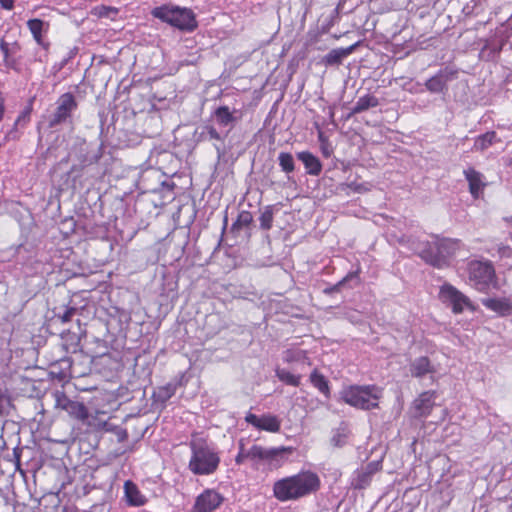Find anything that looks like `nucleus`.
I'll use <instances>...</instances> for the list:
<instances>
[{
    "instance_id": "44",
    "label": "nucleus",
    "mask_w": 512,
    "mask_h": 512,
    "mask_svg": "<svg viewBox=\"0 0 512 512\" xmlns=\"http://www.w3.org/2000/svg\"><path fill=\"white\" fill-rule=\"evenodd\" d=\"M190 448H192V443L190 444ZM181 450H186L187 454H189V446H181L176 449L175 455H179Z\"/></svg>"
},
{
    "instance_id": "17",
    "label": "nucleus",
    "mask_w": 512,
    "mask_h": 512,
    "mask_svg": "<svg viewBox=\"0 0 512 512\" xmlns=\"http://www.w3.org/2000/svg\"><path fill=\"white\" fill-rule=\"evenodd\" d=\"M124 492L127 503L130 506H142L146 503V498L141 494L137 485L130 480L124 483Z\"/></svg>"
},
{
    "instance_id": "38",
    "label": "nucleus",
    "mask_w": 512,
    "mask_h": 512,
    "mask_svg": "<svg viewBox=\"0 0 512 512\" xmlns=\"http://www.w3.org/2000/svg\"><path fill=\"white\" fill-rule=\"evenodd\" d=\"M13 456L15 458L16 467L19 468L20 467L21 450L19 448H15L13 450Z\"/></svg>"
},
{
    "instance_id": "9",
    "label": "nucleus",
    "mask_w": 512,
    "mask_h": 512,
    "mask_svg": "<svg viewBox=\"0 0 512 512\" xmlns=\"http://www.w3.org/2000/svg\"><path fill=\"white\" fill-rule=\"evenodd\" d=\"M439 299L442 303L451 307L455 314L462 313L465 308L474 309L469 298L449 283L440 287Z\"/></svg>"
},
{
    "instance_id": "39",
    "label": "nucleus",
    "mask_w": 512,
    "mask_h": 512,
    "mask_svg": "<svg viewBox=\"0 0 512 512\" xmlns=\"http://www.w3.org/2000/svg\"><path fill=\"white\" fill-rule=\"evenodd\" d=\"M0 4L3 9L10 10L13 8V0H0Z\"/></svg>"
},
{
    "instance_id": "12",
    "label": "nucleus",
    "mask_w": 512,
    "mask_h": 512,
    "mask_svg": "<svg viewBox=\"0 0 512 512\" xmlns=\"http://www.w3.org/2000/svg\"><path fill=\"white\" fill-rule=\"evenodd\" d=\"M457 72L451 68H444L428 79L425 86L431 93H441L446 89L447 82L456 77Z\"/></svg>"
},
{
    "instance_id": "1",
    "label": "nucleus",
    "mask_w": 512,
    "mask_h": 512,
    "mask_svg": "<svg viewBox=\"0 0 512 512\" xmlns=\"http://www.w3.org/2000/svg\"><path fill=\"white\" fill-rule=\"evenodd\" d=\"M321 486L319 475L311 470L283 477L273 484V496L280 502L296 501L316 493Z\"/></svg>"
},
{
    "instance_id": "42",
    "label": "nucleus",
    "mask_w": 512,
    "mask_h": 512,
    "mask_svg": "<svg viewBox=\"0 0 512 512\" xmlns=\"http://www.w3.org/2000/svg\"><path fill=\"white\" fill-rule=\"evenodd\" d=\"M128 438V434H127V431L125 429H121L119 432H118V439L119 441H124Z\"/></svg>"
},
{
    "instance_id": "6",
    "label": "nucleus",
    "mask_w": 512,
    "mask_h": 512,
    "mask_svg": "<svg viewBox=\"0 0 512 512\" xmlns=\"http://www.w3.org/2000/svg\"><path fill=\"white\" fill-rule=\"evenodd\" d=\"M467 273L470 284L479 291L487 290L495 277L494 267L489 261H470Z\"/></svg>"
},
{
    "instance_id": "36",
    "label": "nucleus",
    "mask_w": 512,
    "mask_h": 512,
    "mask_svg": "<svg viewBox=\"0 0 512 512\" xmlns=\"http://www.w3.org/2000/svg\"><path fill=\"white\" fill-rule=\"evenodd\" d=\"M349 188H351L354 192L364 193L371 189V185L369 183L352 182L349 184Z\"/></svg>"
},
{
    "instance_id": "41",
    "label": "nucleus",
    "mask_w": 512,
    "mask_h": 512,
    "mask_svg": "<svg viewBox=\"0 0 512 512\" xmlns=\"http://www.w3.org/2000/svg\"><path fill=\"white\" fill-rule=\"evenodd\" d=\"M175 387H172V384H169L167 388H165V398H169L174 393Z\"/></svg>"
},
{
    "instance_id": "3",
    "label": "nucleus",
    "mask_w": 512,
    "mask_h": 512,
    "mask_svg": "<svg viewBox=\"0 0 512 512\" xmlns=\"http://www.w3.org/2000/svg\"><path fill=\"white\" fill-rule=\"evenodd\" d=\"M458 242L452 239H435L428 244L421 253V257L429 264L437 268L449 265V261L455 254Z\"/></svg>"
},
{
    "instance_id": "43",
    "label": "nucleus",
    "mask_w": 512,
    "mask_h": 512,
    "mask_svg": "<svg viewBox=\"0 0 512 512\" xmlns=\"http://www.w3.org/2000/svg\"><path fill=\"white\" fill-rule=\"evenodd\" d=\"M78 171V167L76 165L72 166L71 169L66 173V176H67V179L65 181V185H68V181H69V178H70V175L73 174L74 172Z\"/></svg>"
},
{
    "instance_id": "37",
    "label": "nucleus",
    "mask_w": 512,
    "mask_h": 512,
    "mask_svg": "<svg viewBox=\"0 0 512 512\" xmlns=\"http://www.w3.org/2000/svg\"><path fill=\"white\" fill-rule=\"evenodd\" d=\"M0 50L4 55V59L10 58L9 44L3 39L0 41Z\"/></svg>"
},
{
    "instance_id": "4",
    "label": "nucleus",
    "mask_w": 512,
    "mask_h": 512,
    "mask_svg": "<svg viewBox=\"0 0 512 512\" xmlns=\"http://www.w3.org/2000/svg\"><path fill=\"white\" fill-rule=\"evenodd\" d=\"M288 451L287 448H264L260 445H253L249 450H245L243 440L239 442V452L235 458L238 465L244 463L248 458L264 460L271 467H280L283 462V454Z\"/></svg>"
},
{
    "instance_id": "19",
    "label": "nucleus",
    "mask_w": 512,
    "mask_h": 512,
    "mask_svg": "<svg viewBox=\"0 0 512 512\" xmlns=\"http://www.w3.org/2000/svg\"><path fill=\"white\" fill-rule=\"evenodd\" d=\"M482 304L502 316L512 315V304L507 299L487 298Z\"/></svg>"
},
{
    "instance_id": "22",
    "label": "nucleus",
    "mask_w": 512,
    "mask_h": 512,
    "mask_svg": "<svg viewBox=\"0 0 512 512\" xmlns=\"http://www.w3.org/2000/svg\"><path fill=\"white\" fill-rule=\"evenodd\" d=\"M500 139L497 138V135L494 131L486 132L480 136H478L474 141L473 149L476 151H484L488 149L495 142H499Z\"/></svg>"
},
{
    "instance_id": "27",
    "label": "nucleus",
    "mask_w": 512,
    "mask_h": 512,
    "mask_svg": "<svg viewBox=\"0 0 512 512\" xmlns=\"http://www.w3.org/2000/svg\"><path fill=\"white\" fill-rule=\"evenodd\" d=\"M13 408L14 405L9 393L0 390V417L8 416Z\"/></svg>"
},
{
    "instance_id": "14",
    "label": "nucleus",
    "mask_w": 512,
    "mask_h": 512,
    "mask_svg": "<svg viewBox=\"0 0 512 512\" xmlns=\"http://www.w3.org/2000/svg\"><path fill=\"white\" fill-rule=\"evenodd\" d=\"M464 176L469 184V192L474 199L480 198L486 187L485 178L482 173L474 168L464 170Z\"/></svg>"
},
{
    "instance_id": "34",
    "label": "nucleus",
    "mask_w": 512,
    "mask_h": 512,
    "mask_svg": "<svg viewBox=\"0 0 512 512\" xmlns=\"http://www.w3.org/2000/svg\"><path fill=\"white\" fill-rule=\"evenodd\" d=\"M499 256L502 261H504V266H512V261L509 262L508 260H512V249L507 246L499 247L498 249Z\"/></svg>"
},
{
    "instance_id": "26",
    "label": "nucleus",
    "mask_w": 512,
    "mask_h": 512,
    "mask_svg": "<svg viewBox=\"0 0 512 512\" xmlns=\"http://www.w3.org/2000/svg\"><path fill=\"white\" fill-rule=\"evenodd\" d=\"M276 376L279 378L280 381L294 387H298L301 382L300 375H295L286 369H276Z\"/></svg>"
},
{
    "instance_id": "47",
    "label": "nucleus",
    "mask_w": 512,
    "mask_h": 512,
    "mask_svg": "<svg viewBox=\"0 0 512 512\" xmlns=\"http://www.w3.org/2000/svg\"><path fill=\"white\" fill-rule=\"evenodd\" d=\"M184 378H185V376H184V375H183V376H181V380H183ZM179 384H180V385H182V384H183V382H182V381H180V383H179Z\"/></svg>"
},
{
    "instance_id": "20",
    "label": "nucleus",
    "mask_w": 512,
    "mask_h": 512,
    "mask_svg": "<svg viewBox=\"0 0 512 512\" xmlns=\"http://www.w3.org/2000/svg\"><path fill=\"white\" fill-rule=\"evenodd\" d=\"M379 105V100L377 97L366 94L358 98L357 102L353 106L351 110V114H358L364 112L370 108H374Z\"/></svg>"
},
{
    "instance_id": "48",
    "label": "nucleus",
    "mask_w": 512,
    "mask_h": 512,
    "mask_svg": "<svg viewBox=\"0 0 512 512\" xmlns=\"http://www.w3.org/2000/svg\"><path fill=\"white\" fill-rule=\"evenodd\" d=\"M511 221H512V217H511Z\"/></svg>"
},
{
    "instance_id": "24",
    "label": "nucleus",
    "mask_w": 512,
    "mask_h": 512,
    "mask_svg": "<svg viewBox=\"0 0 512 512\" xmlns=\"http://www.w3.org/2000/svg\"><path fill=\"white\" fill-rule=\"evenodd\" d=\"M66 412L79 421H86L89 418V411L87 407L78 401H73L68 407H66Z\"/></svg>"
},
{
    "instance_id": "29",
    "label": "nucleus",
    "mask_w": 512,
    "mask_h": 512,
    "mask_svg": "<svg viewBox=\"0 0 512 512\" xmlns=\"http://www.w3.org/2000/svg\"><path fill=\"white\" fill-rule=\"evenodd\" d=\"M27 26L34 36L37 42H40L42 37V30L44 26V22L40 19H31L27 22Z\"/></svg>"
},
{
    "instance_id": "5",
    "label": "nucleus",
    "mask_w": 512,
    "mask_h": 512,
    "mask_svg": "<svg viewBox=\"0 0 512 512\" xmlns=\"http://www.w3.org/2000/svg\"><path fill=\"white\" fill-rule=\"evenodd\" d=\"M220 463V456L213 444L205 441H194V474L210 475Z\"/></svg>"
},
{
    "instance_id": "23",
    "label": "nucleus",
    "mask_w": 512,
    "mask_h": 512,
    "mask_svg": "<svg viewBox=\"0 0 512 512\" xmlns=\"http://www.w3.org/2000/svg\"><path fill=\"white\" fill-rule=\"evenodd\" d=\"M310 382L325 397H330L329 382L323 374H320L317 370H314L310 375Z\"/></svg>"
},
{
    "instance_id": "45",
    "label": "nucleus",
    "mask_w": 512,
    "mask_h": 512,
    "mask_svg": "<svg viewBox=\"0 0 512 512\" xmlns=\"http://www.w3.org/2000/svg\"><path fill=\"white\" fill-rule=\"evenodd\" d=\"M188 467L192 468V455H188Z\"/></svg>"
},
{
    "instance_id": "28",
    "label": "nucleus",
    "mask_w": 512,
    "mask_h": 512,
    "mask_svg": "<svg viewBox=\"0 0 512 512\" xmlns=\"http://www.w3.org/2000/svg\"><path fill=\"white\" fill-rule=\"evenodd\" d=\"M279 165L286 173L294 170V159L290 153L281 152L278 156Z\"/></svg>"
},
{
    "instance_id": "13",
    "label": "nucleus",
    "mask_w": 512,
    "mask_h": 512,
    "mask_svg": "<svg viewBox=\"0 0 512 512\" xmlns=\"http://www.w3.org/2000/svg\"><path fill=\"white\" fill-rule=\"evenodd\" d=\"M222 502V497L214 490H206L197 497L194 508L197 512H212Z\"/></svg>"
},
{
    "instance_id": "32",
    "label": "nucleus",
    "mask_w": 512,
    "mask_h": 512,
    "mask_svg": "<svg viewBox=\"0 0 512 512\" xmlns=\"http://www.w3.org/2000/svg\"><path fill=\"white\" fill-rule=\"evenodd\" d=\"M78 309L75 307H68L65 309L63 313H58L55 315L56 318L60 320L61 323L70 322L73 316L77 313Z\"/></svg>"
},
{
    "instance_id": "18",
    "label": "nucleus",
    "mask_w": 512,
    "mask_h": 512,
    "mask_svg": "<svg viewBox=\"0 0 512 512\" xmlns=\"http://www.w3.org/2000/svg\"><path fill=\"white\" fill-rule=\"evenodd\" d=\"M297 157L305 166L309 175L318 176L322 171L320 160L308 151L299 152Z\"/></svg>"
},
{
    "instance_id": "16",
    "label": "nucleus",
    "mask_w": 512,
    "mask_h": 512,
    "mask_svg": "<svg viewBox=\"0 0 512 512\" xmlns=\"http://www.w3.org/2000/svg\"><path fill=\"white\" fill-rule=\"evenodd\" d=\"M410 372L413 377L421 378L427 374L436 372L434 366L427 357H418L410 365Z\"/></svg>"
},
{
    "instance_id": "46",
    "label": "nucleus",
    "mask_w": 512,
    "mask_h": 512,
    "mask_svg": "<svg viewBox=\"0 0 512 512\" xmlns=\"http://www.w3.org/2000/svg\"><path fill=\"white\" fill-rule=\"evenodd\" d=\"M24 118H25V115H24V114L20 115V116L18 117V119L16 120V124H17V123H19V122H20L22 119H24Z\"/></svg>"
},
{
    "instance_id": "31",
    "label": "nucleus",
    "mask_w": 512,
    "mask_h": 512,
    "mask_svg": "<svg viewBox=\"0 0 512 512\" xmlns=\"http://www.w3.org/2000/svg\"><path fill=\"white\" fill-rule=\"evenodd\" d=\"M260 226L265 230H269L272 227L273 212L270 207H267L260 215Z\"/></svg>"
},
{
    "instance_id": "2",
    "label": "nucleus",
    "mask_w": 512,
    "mask_h": 512,
    "mask_svg": "<svg viewBox=\"0 0 512 512\" xmlns=\"http://www.w3.org/2000/svg\"><path fill=\"white\" fill-rule=\"evenodd\" d=\"M340 395L346 404L358 409L369 410L378 406L382 390L375 385H353L344 388Z\"/></svg>"
},
{
    "instance_id": "11",
    "label": "nucleus",
    "mask_w": 512,
    "mask_h": 512,
    "mask_svg": "<svg viewBox=\"0 0 512 512\" xmlns=\"http://www.w3.org/2000/svg\"><path fill=\"white\" fill-rule=\"evenodd\" d=\"M245 421L258 430H264L270 433L279 432L281 428L280 419L272 414H263L258 416L253 413H247Z\"/></svg>"
},
{
    "instance_id": "7",
    "label": "nucleus",
    "mask_w": 512,
    "mask_h": 512,
    "mask_svg": "<svg viewBox=\"0 0 512 512\" xmlns=\"http://www.w3.org/2000/svg\"><path fill=\"white\" fill-rule=\"evenodd\" d=\"M154 17L161 19L181 30H192V12L177 6L157 7L152 11Z\"/></svg>"
},
{
    "instance_id": "25",
    "label": "nucleus",
    "mask_w": 512,
    "mask_h": 512,
    "mask_svg": "<svg viewBox=\"0 0 512 512\" xmlns=\"http://www.w3.org/2000/svg\"><path fill=\"white\" fill-rule=\"evenodd\" d=\"M283 360L286 363H299L310 365L306 352L300 349H288L284 352Z\"/></svg>"
},
{
    "instance_id": "8",
    "label": "nucleus",
    "mask_w": 512,
    "mask_h": 512,
    "mask_svg": "<svg viewBox=\"0 0 512 512\" xmlns=\"http://www.w3.org/2000/svg\"><path fill=\"white\" fill-rule=\"evenodd\" d=\"M78 108V102L71 92L62 94L56 101V109L49 117V128H56L65 123H72V114Z\"/></svg>"
},
{
    "instance_id": "40",
    "label": "nucleus",
    "mask_w": 512,
    "mask_h": 512,
    "mask_svg": "<svg viewBox=\"0 0 512 512\" xmlns=\"http://www.w3.org/2000/svg\"><path fill=\"white\" fill-rule=\"evenodd\" d=\"M4 64H5V66L7 68L16 70V61H15V59H12V58L4 59Z\"/></svg>"
},
{
    "instance_id": "33",
    "label": "nucleus",
    "mask_w": 512,
    "mask_h": 512,
    "mask_svg": "<svg viewBox=\"0 0 512 512\" xmlns=\"http://www.w3.org/2000/svg\"><path fill=\"white\" fill-rule=\"evenodd\" d=\"M56 407L66 411V407L70 405L73 400L69 399L63 392L55 393Z\"/></svg>"
},
{
    "instance_id": "30",
    "label": "nucleus",
    "mask_w": 512,
    "mask_h": 512,
    "mask_svg": "<svg viewBox=\"0 0 512 512\" xmlns=\"http://www.w3.org/2000/svg\"><path fill=\"white\" fill-rule=\"evenodd\" d=\"M215 117L218 123L225 126L233 121V116L226 106L219 107L215 111Z\"/></svg>"
},
{
    "instance_id": "10",
    "label": "nucleus",
    "mask_w": 512,
    "mask_h": 512,
    "mask_svg": "<svg viewBox=\"0 0 512 512\" xmlns=\"http://www.w3.org/2000/svg\"><path fill=\"white\" fill-rule=\"evenodd\" d=\"M140 183L145 193H159L170 191L174 184L170 183L165 175L158 169L146 170L140 178Z\"/></svg>"
},
{
    "instance_id": "21",
    "label": "nucleus",
    "mask_w": 512,
    "mask_h": 512,
    "mask_svg": "<svg viewBox=\"0 0 512 512\" xmlns=\"http://www.w3.org/2000/svg\"><path fill=\"white\" fill-rule=\"evenodd\" d=\"M353 49L354 45L345 49H333L328 54L325 55L323 61L326 65L340 64L345 57L352 53Z\"/></svg>"
},
{
    "instance_id": "35",
    "label": "nucleus",
    "mask_w": 512,
    "mask_h": 512,
    "mask_svg": "<svg viewBox=\"0 0 512 512\" xmlns=\"http://www.w3.org/2000/svg\"><path fill=\"white\" fill-rule=\"evenodd\" d=\"M371 471H361L358 473V479L355 483V486L358 488H363L370 479Z\"/></svg>"
},
{
    "instance_id": "15",
    "label": "nucleus",
    "mask_w": 512,
    "mask_h": 512,
    "mask_svg": "<svg viewBox=\"0 0 512 512\" xmlns=\"http://www.w3.org/2000/svg\"><path fill=\"white\" fill-rule=\"evenodd\" d=\"M436 394L434 391L423 392L415 401L414 408L418 416H427L433 406Z\"/></svg>"
}]
</instances>
